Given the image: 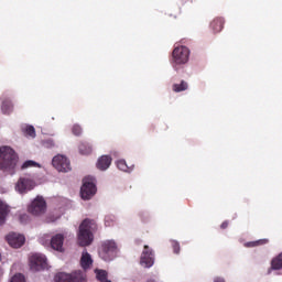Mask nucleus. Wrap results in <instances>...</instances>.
Returning <instances> with one entry per match:
<instances>
[{
	"mask_svg": "<svg viewBox=\"0 0 282 282\" xmlns=\"http://www.w3.org/2000/svg\"><path fill=\"white\" fill-rule=\"evenodd\" d=\"M79 153L82 155H89L93 151V148L89 143L82 142L78 147Z\"/></svg>",
	"mask_w": 282,
	"mask_h": 282,
	"instance_id": "nucleus-22",
	"label": "nucleus"
},
{
	"mask_svg": "<svg viewBox=\"0 0 282 282\" xmlns=\"http://www.w3.org/2000/svg\"><path fill=\"white\" fill-rule=\"evenodd\" d=\"M10 282H25V276L21 273H17L11 278Z\"/></svg>",
	"mask_w": 282,
	"mask_h": 282,
	"instance_id": "nucleus-29",
	"label": "nucleus"
},
{
	"mask_svg": "<svg viewBox=\"0 0 282 282\" xmlns=\"http://www.w3.org/2000/svg\"><path fill=\"white\" fill-rule=\"evenodd\" d=\"M96 166L99 171H107V169L111 166V156L109 155L100 156L97 161Z\"/></svg>",
	"mask_w": 282,
	"mask_h": 282,
	"instance_id": "nucleus-16",
	"label": "nucleus"
},
{
	"mask_svg": "<svg viewBox=\"0 0 282 282\" xmlns=\"http://www.w3.org/2000/svg\"><path fill=\"white\" fill-rule=\"evenodd\" d=\"M0 109L4 116H10V113L14 111V104L12 102V99H10L9 97L2 96L0 98Z\"/></svg>",
	"mask_w": 282,
	"mask_h": 282,
	"instance_id": "nucleus-14",
	"label": "nucleus"
},
{
	"mask_svg": "<svg viewBox=\"0 0 282 282\" xmlns=\"http://www.w3.org/2000/svg\"><path fill=\"white\" fill-rule=\"evenodd\" d=\"M19 162V156L17 152L10 147L0 148V171L7 173V175H14L17 173V163Z\"/></svg>",
	"mask_w": 282,
	"mask_h": 282,
	"instance_id": "nucleus-1",
	"label": "nucleus"
},
{
	"mask_svg": "<svg viewBox=\"0 0 282 282\" xmlns=\"http://www.w3.org/2000/svg\"><path fill=\"white\" fill-rule=\"evenodd\" d=\"M39 241L40 243H42V246H47V243H51V248H53V250H56L57 252H63L65 236H63L62 234H57L51 237L50 234H44L40 237Z\"/></svg>",
	"mask_w": 282,
	"mask_h": 282,
	"instance_id": "nucleus-5",
	"label": "nucleus"
},
{
	"mask_svg": "<svg viewBox=\"0 0 282 282\" xmlns=\"http://www.w3.org/2000/svg\"><path fill=\"white\" fill-rule=\"evenodd\" d=\"M36 186V183L32 178L21 177L15 184V191L20 195H25L29 191H32Z\"/></svg>",
	"mask_w": 282,
	"mask_h": 282,
	"instance_id": "nucleus-12",
	"label": "nucleus"
},
{
	"mask_svg": "<svg viewBox=\"0 0 282 282\" xmlns=\"http://www.w3.org/2000/svg\"><path fill=\"white\" fill-rule=\"evenodd\" d=\"M22 169H41V164L33 160H29L22 164Z\"/></svg>",
	"mask_w": 282,
	"mask_h": 282,
	"instance_id": "nucleus-25",
	"label": "nucleus"
},
{
	"mask_svg": "<svg viewBox=\"0 0 282 282\" xmlns=\"http://www.w3.org/2000/svg\"><path fill=\"white\" fill-rule=\"evenodd\" d=\"M155 263V254L149 246H144V249L141 253L140 265L142 268H153Z\"/></svg>",
	"mask_w": 282,
	"mask_h": 282,
	"instance_id": "nucleus-11",
	"label": "nucleus"
},
{
	"mask_svg": "<svg viewBox=\"0 0 282 282\" xmlns=\"http://www.w3.org/2000/svg\"><path fill=\"white\" fill-rule=\"evenodd\" d=\"M210 30H213L214 34H217L224 30V19L216 18L210 22Z\"/></svg>",
	"mask_w": 282,
	"mask_h": 282,
	"instance_id": "nucleus-17",
	"label": "nucleus"
},
{
	"mask_svg": "<svg viewBox=\"0 0 282 282\" xmlns=\"http://www.w3.org/2000/svg\"><path fill=\"white\" fill-rule=\"evenodd\" d=\"M214 282H226V280L224 278H215Z\"/></svg>",
	"mask_w": 282,
	"mask_h": 282,
	"instance_id": "nucleus-34",
	"label": "nucleus"
},
{
	"mask_svg": "<svg viewBox=\"0 0 282 282\" xmlns=\"http://www.w3.org/2000/svg\"><path fill=\"white\" fill-rule=\"evenodd\" d=\"M188 89V83L182 80L180 84H174L173 85V91L176 94H180V91H186Z\"/></svg>",
	"mask_w": 282,
	"mask_h": 282,
	"instance_id": "nucleus-24",
	"label": "nucleus"
},
{
	"mask_svg": "<svg viewBox=\"0 0 282 282\" xmlns=\"http://www.w3.org/2000/svg\"><path fill=\"white\" fill-rule=\"evenodd\" d=\"M220 228H223V230H225V228H228V221H224V223L220 225Z\"/></svg>",
	"mask_w": 282,
	"mask_h": 282,
	"instance_id": "nucleus-33",
	"label": "nucleus"
},
{
	"mask_svg": "<svg viewBox=\"0 0 282 282\" xmlns=\"http://www.w3.org/2000/svg\"><path fill=\"white\" fill-rule=\"evenodd\" d=\"M52 165L59 173H69V171H72V163L69 162V159L63 154L55 155L52 160Z\"/></svg>",
	"mask_w": 282,
	"mask_h": 282,
	"instance_id": "nucleus-9",
	"label": "nucleus"
},
{
	"mask_svg": "<svg viewBox=\"0 0 282 282\" xmlns=\"http://www.w3.org/2000/svg\"><path fill=\"white\" fill-rule=\"evenodd\" d=\"M98 188L96 187V178L94 176H86L83 180V185L80 188V197L86 202L91 199L96 195Z\"/></svg>",
	"mask_w": 282,
	"mask_h": 282,
	"instance_id": "nucleus-6",
	"label": "nucleus"
},
{
	"mask_svg": "<svg viewBox=\"0 0 282 282\" xmlns=\"http://www.w3.org/2000/svg\"><path fill=\"white\" fill-rule=\"evenodd\" d=\"M7 241L11 248H21L25 243V236L17 232H10L7 236Z\"/></svg>",
	"mask_w": 282,
	"mask_h": 282,
	"instance_id": "nucleus-13",
	"label": "nucleus"
},
{
	"mask_svg": "<svg viewBox=\"0 0 282 282\" xmlns=\"http://www.w3.org/2000/svg\"><path fill=\"white\" fill-rule=\"evenodd\" d=\"M55 282H87V274L83 271L61 272L55 275Z\"/></svg>",
	"mask_w": 282,
	"mask_h": 282,
	"instance_id": "nucleus-7",
	"label": "nucleus"
},
{
	"mask_svg": "<svg viewBox=\"0 0 282 282\" xmlns=\"http://www.w3.org/2000/svg\"><path fill=\"white\" fill-rule=\"evenodd\" d=\"M96 220L86 218L79 225V231L77 234L78 245L83 248L91 246L94 241V231H96Z\"/></svg>",
	"mask_w": 282,
	"mask_h": 282,
	"instance_id": "nucleus-2",
	"label": "nucleus"
},
{
	"mask_svg": "<svg viewBox=\"0 0 282 282\" xmlns=\"http://www.w3.org/2000/svg\"><path fill=\"white\" fill-rule=\"evenodd\" d=\"M116 164L117 169H119V171H123V173H131V171H133V167H129V165H127V161L123 159L118 160Z\"/></svg>",
	"mask_w": 282,
	"mask_h": 282,
	"instance_id": "nucleus-21",
	"label": "nucleus"
},
{
	"mask_svg": "<svg viewBox=\"0 0 282 282\" xmlns=\"http://www.w3.org/2000/svg\"><path fill=\"white\" fill-rule=\"evenodd\" d=\"M265 243H268V239H260L256 241L246 242L245 246L246 248H256V246H263Z\"/></svg>",
	"mask_w": 282,
	"mask_h": 282,
	"instance_id": "nucleus-26",
	"label": "nucleus"
},
{
	"mask_svg": "<svg viewBox=\"0 0 282 282\" xmlns=\"http://www.w3.org/2000/svg\"><path fill=\"white\" fill-rule=\"evenodd\" d=\"M45 210H47V205L45 199L41 196H37L29 206V213H31V215H43Z\"/></svg>",
	"mask_w": 282,
	"mask_h": 282,
	"instance_id": "nucleus-10",
	"label": "nucleus"
},
{
	"mask_svg": "<svg viewBox=\"0 0 282 282\" xmlns=\"http://www.w3.org/2000/svg\"><path fill=\"white\" fill-rule=\"evenodd\" d=\"M61 219V216H56V217H47L46 218V224H52L56 220Z\"/></svg>",
	"mask_w": 282,
	"mask_h": 282,
	"instance_id": "nucleus-32",
	"label": "nucleus"
},
{
	"mask_svg": "<svg viewBox=\"0 0 282 282\" xmlns=\"http://www.w3.org/2000/svg\"><path fill=\"white\" fill-rule=\"evenodd\" d=\"M119 252L120 248L115 240H105L98 250L99 259L106 262L113 261Z\"/></svg>",
	"mask_w": 282,
	"mask_h": 282,
	"instance_id": "nucleus-4",
	"label": "nucleus"
},
{
	"mask_svg": "<svg viewBox=\"0 0 282 282\" xmlns=\"http://www.w3.org/2000/svg\"><path fill=\"white\" fill-rule=\"evenodd\" d=\"M191 57V50L186 46H175L172 52V67L175 72H180L183 65L188 63V58Z\"/></svg>",
	"mask_w": 282,
	"mask_h": 282,
	"instance_id": "nucleus-3",
	"label": "nucleus"
},
{
	"mask_svg": "<svg viewBox=\"0 0 282 282\" xmlns=\"http://www.w3.org/2000/svg\"><path fill=\"white\" fill-rule=\"evenodd\" d=\"M72 131L74 135H80L83 133V128L78 124H74Z\"/></svg>",
	"mask_w": 282,
	"mask_h": 282,
	"instance_id": "nucleus-30",
	"label": "nucleus"
},
{
	"mask_svg": "<svg viewBox=\"0 0 282 282\" xmlns=\"http://www.w3.org/2000/svg\"><path fill=\"white\" fill-rule=\"evenodd\" d=\"M93 265L94 258H91V254L87 252V249H84L80 258V267L83 268V270H90Z\"/></svg>",
	"mask_w": 282,
	"mask_h": 282,
	"instance_id": "nucleus-15",
	"label": "nucleus"
},
{
	"mask_svg": "<svg viewBox=\"0 0 282 282\" xmlns=\"http://www.w3.org/2000/svg\"><path fill=\"white\" fill-rule=\"evenodd\" d=\"M21 217H22V218H23V217H28V215H23V216H21Z\"/></svg>",
	"mask_w": 282,
	"mask_h": 282,
	"instance_id": "nucleus-36",
	"label": "nucleus"
},
{
	"mask_svg": "<svg viewBox=\"0 0 282 282\" xmlns=\"http://www.w3.org/2000/svg\"><path fill=\"white\" fill-rule=\"evenodd\" d=\"M42 144L45 149H54V147H56V143L52 139L44 140Z\"/></svg>",
	"mask_w": 282,
	"mask_h": 282,
	"instance_id": "nucleus-28",
	"label": "nucleus"
},
{
	"mask_svg": "<svg viewBox=\"0 0 282 282\" xmlns=\"http://www.w3.org/2000/svg\"><path fill=\"white\" fill-rule=\"evenodd\" d=\"M32 272H41L47 268V258L43 253H32L29 258Z\"/></svg>",
	"mask_w": 282,
	"mask_h": 282,
	"instance_id": "nucleus-8",
	"label": "nucleus"
},
{
	"mask_svg": "<svg viewBox=\"0 0 282 282\" xmlns=\"http://www.w3.org/2000/svg\"><path fill=\"white\" fill-rule=\"evenodd\" d=\"M116 224V216L115 215H107L105 217V226L111 227Z\"/></svg>",
	"mask_w": 282,
	"mask_h": 282,
	"instance_id": "nucleus-27",
	"label": "nucleus"
},
{
	"mask_svg": "<svg viewBox=\"0 0 282 282\" xmlns=\"http://www.w3.org/2000/svg\"><path fill=\"white\" fill-rule=\"evenodd\" d=\"M95 274H96L97 281H100V282H111V280H109V273L106 270L96 269L95 270Z\"/></svg>",
	"mask_w": 282,
	"mask_h": 282,
	"instance_id": "nucleus-19",
	"label": "nucleus"
},
{
	"mask_svg": "<svg viewBox=\"0 0 282 282\" xmlns=\"http://www.w3.org/2000/svg\"><path fill=\"white\" fill-rule=\"evenodd\" d=\"M0 261H1V253H0Z\"/></svg>",
	"mask_w": 282,
	"mask_h": 282,
	"instance_id": "nucleus-37",
	"label": "nucleus"
},
{
	"mask_svg": "<svg viewBox=\"0 0 282 282\" xmlns=\"http://www.w3.org/2000/svg\"><path fill=\"white\" fill-rule=\"evenodd\" d=\"M21 129L22 133L28 138H36V130L34 129V126L22 124Z\"/></svg>",
	"mask_w": 282,
	"mask_h": 282,
	"instance_id": "nucleus-20",
	"label": "nucleus"
},
{
	"mask_svg": "<svg viewBox=\"0 0 282 282\" xmlns=\"http://www.w3.org/2000/svg\"><path fill=\"white\" fill-rule=\"evenodd\" d=\"M172 248H173L175 254H180V242L173 240Z\"/></svg>",
	"mask_w": 282,
	"mask_h": 282,
	"instance_id": "nucleus-31",
	"label": "nucleus"
},
{
	"mask_svg": "<svg viewBox=\"0 0 282 282\" xmlns=\"http://www.w3.org/2000/svg\"><path fill=\"white\" fill-rule=\"evenodd\" d=\"M3 274V269L0 268V276Z\"/></svg>",
	"mask_w": 282,
	"mask_h": 282,
	"instance_id": "nucleus-35",
	"label": "nucleus"
},
{
	"mask_svg": "<svg viewBox=\"0 0 282 282\" xmlns=\"http://www.w3.org/2000/svg\"><path fill=\"white\" fill-rule=\"evenodd\" d=\"M8 213L10 209L8 208V204L0 199V226L6 224V219L8 218Z\"/></svg>",
	"mask_w": 282,
	"mask_h": 282,
	"instance_id": "nucleus-18",
	"label": "nucleus"
},
{
	"mask_svg": "<svg viewBox=\"0 0 282 282\" xmlns=\"http://www.w3.org/2000/svg\"><path fill=\"white\" fill-rule=\"evenodd\" d=\"M272 270H282V252L271 261Z\"/></svg>",
	"mask_w": 282,
	"mask_h": 282,
	"instance_id": "nucleus-23",
	"label": "nucleus"
}]
</instances>
